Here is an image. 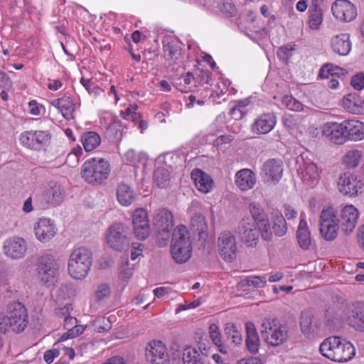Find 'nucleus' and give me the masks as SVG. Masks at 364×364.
Listing matches in <instances>:
<instances>
[{
	"label": "nucleus",
	"instance_id": "f257e3e1",
	"mask_svg": "<svg viewBox=\"0 0 364 364\" xmlns=\"http://www.w3.org/2000/svg\"><path fill=\"white\" fill-rule=\"evenodd\" d=\"M319 350L326 358L338 363L350 360L355 352L354 346L350 342L337 336L325 339L320 345Z\"/></svg>",
	"mask_w": 364,
	"mask_h": 364
},
{
	"label": "nucleus",
	"instance_id": "f03ea898",
	"mask_svg": "<svg viewBox=\"0 0 364 364\" xmlns=\"http://www.w3.org/2000/svg\"><path fill=\"white\" fill-rule=\"evenodd\" d=\"M92 262V254L89 249L85 247L73 249L68 262L69 275L75 279H83L88 274Z\"/></svg>",
	"mask_w": 364,
	"mask_h": 364
},
{
	"label": "nucleus",
	"instance_id": "7ed1b4c3",
	"mask_svg": "<svg viewBox=\"0 0 364 364\" xmlns=\"http://www.w3.org/2000/svg\"><path fill=\"white\" fill-rule=\"evenodd\" d=\"M110 173V166L104 159L92 158L86 161L81 168V176L87 183L95 185L101 184Z\"/></svg>",
	"mask_w": 364,
	"mask_h": 364
},
{
	"label": "nucleus",
	"instance_id": "20e7f679",
	"mask_svg": "<svg viewBox=\"0 0 364 364\" xmlns=\"http://www.w3.org/2000/svg\"><path fill=\"white\" fill-rule=\"evenodd\" d=\"M60 263L51 255H45L38 259L36 275L38 280L47 287L52 286L58 279Z\"/></svg>",
	"mask_w": 364,
	"mask_h": 364
},
{
	"label": "nucleus",
	"instance_id": "39448f33",
	"mask_svg": "<svg viewBox=\"0 0 364 364\" xmlns=\"http://www.w3.org/2000/svg\"><path fill=\"white\" fill-rule=\"evenodd\" d=\"M261 335L267 343L272 346H279L288 339L286 326L276 319L265 318L262 324Z\"/></svg>",
	"mask_w": 364,
	"mask_h": 364
},
{
	"label": "nucleus",
	"instance_id": "423d86ee",
	"mask_svg": "<svg viewBox=\"0 0 364 364\" xmlns=\"http://www.w3.org/2000/svg\"><path fill=\"white\" fill-rule=\"evenodd\" d=\"M319 226L321 235L324 240L331 241L337 237L340 224L337 210L333 207L324 208L321 210Z\"/></svg>",
	"mask_w": 364,
	"mask_h": 364
},
{
	"label": "nucleus",
	"instance_id": "0eeeda50",
	"mask_svg": "<svg viewBox=\"0 0 364 364\" xmlns=\"http://www.w3.org/2000/svg\"><path fill=\"white\" fill-rule=\"evenodd\" d=\"M8 329L15 333L22 332L28 324V314L25 306L20 302H14L9 306L8 315L6 316Z\"/></svg>",
	"mask_w": 364,
	"mask_h": 364
},
{
	"label": "nucleus",
	"instance_id": "6e6552de",
	"mask_svg": "<svg viewBox=\"0 0 364 364\" xmlns=\"http://www.w3.org/2000/svg\"><path fill=\"white\" fill-rule=\"evenodd\" d=\"M107 245L117 251L126 250L130 244L129 232L127 227L121 223H115L108 230L106 237Z\"/></svg>",
	"mask_w": 364,
	"mask_h": 364
},
{
	"label": "nucleus",
	"instance_id": "1a4fd4ad",
	"mask_svg": "<svg viewBox=\"0 0 364 364\" xmlns=\"http://www.w3.org/2000/svg\"><path fill=\"white\" fill-rule=\"evenodd\" d=\"M220 257L226 262L233 261L237 253V242L235 235L230 231L222 232L217 240Z\"/></svg>",
	"mask_w": 364,
	"mask_h": 364
},
{
	"label": "nucleus",
	"instance_id": "9d476101",
	"mask_svg": "<svg viewBox=\"0 0 364 364\" xmlns=\"http://www.w3.org/2000/svg\"><path fill=\"white\" fill-rule=\"evenodd\" d=\"M146 360L151 364H169L170 355L166 346L161 341L152 340L146 347Z\"/></svg>",
	"mask_w": 364,
	"mask_h": 364
},
{
	"label": "nucleus",
	"instance_id": "9b49d317",
	"mask_svg": "<svg viewBox=\"0 0 364 364\" xmlns=\"http://www.w3.org/2000/svg\"><path fill=\"white\" fill-rule=\"evenodd\" d=\"M320 131L323 137L336 144H343L347 141L345 121L341 123L326 122L320 127Z\"/></svg>",
	"mask_w": 364,
	"mask_h": 364
},
{
	"label": "nucleus",
	"instance_id": "f8f14e48",
	"mask_svg": "<svg viewBox=\"0 0 364 364\" xmlns=\"http://www.w3.org/2000/svg\"><path fill=\"white\" fill-rule=\"evenodd\" d=\"M337 186L340 193L350 197L358 196L364 189V183L350 173L341 174L338 178Z\"/></svg>",
	"mask_w": 364,
	"mask_h": 364
},
{
	"label": "nucleus",
	"instance_id": "ddd939ff",
	"mask_svg": "<svg viewBox=\"0 0 364 364\" xmlns=\"http://www.w3.org/2000/svg\"><path fill=\"white\" fill-rule=\"evenodd\" d=\"M153 225L162 239L168 240L173 226L172 213L165 208L156 210L153 218Z\"/></svg>",
	"mask_w": 364,
	"mask_h": 364
},
{
	"label": "nucleus",
	"instance_id": "4468645a",
	"mask_svg": "<svg viewBox=\"0 0 364 364\" xmlns=\"http://www.w3.org/2000/svg\"><path fill=\"white\" fill-rule=\"evenodd\" d=\"M4 254L11 259H20L25 257L28 246L26 241L21 237H11L3 243Z\"/></svg>",
	"mask_w": 364,
	"mask_h": 364
},
{
	"label": "nucleus",
	"instance_id": "2eb2a0df",
	"mask_svg": "<svg viewBox=\"0 0 364 364\" xmlns=\"http://www.w3.org/2000/svg\"><path fill=\"white\" fill-rule=\"evenodd\" d=\"M359 218V211L353 205L344 206L340 213V229L346 235L352 233L357 225Z\"/></svg>",
	"mask_w": 364,
	"mask_h": 364
},
{
	"label": "nucleus",
	"instance_id": "dca6fc26",
	"mask_svg": "<svg viewBox=\"0 0 364 364\" xmlns=\"http://www.w3.org/2000/svg\"><path fill=\"white\" fill-rule=\"evenodd\" d=\"M132 223L135 236L144 240L150 234V225L148 213L144 208L136 209L132 214Z\"/></svg>",
	"mask_w": 364,
	"mask_h": 364
},
{
	"label": "nucleus",
	"instance_id": "f3484780",
	"mask_svg": "<svg viewBox=\"0 0 364 364\" xmlns=\"http://www.w3.org/2000/svg\"><path fill=\"white\" fill-rule=\"evenodd\" d=\"M333 16L338 21L350 22L357 16V9L348 0H336L331 6Z\"/></svg>",
	"mask_w": 364,
	"mask_h": 364
},
{
	"label": "nucleus",
	"instance_id": "a211bd4d",
	"mask_svg": "<svg viewBox=\"0 0 364 364\" xmlns=\"http://www.w3.org/2000/svg\"><path fill=\"white\" fill-rule=\"evenodd\" d=\"M284 164L279 159L267 160L262 168V176L267 182L277 183L282 177Z\"/></svg>",
	"mask_w": 364,
	"mask_h": 364
},
{
	"label": "nucleus",
	"instance_id": "6ab92c4d",
	"mask_svg": "<svg viewBox=\"0 0 364 364\" xmlns=\"http://www.w3.org/2000/svg\"><path fill=\"white\" fill-rule=\"evenodd\" d=\"M163 52L168 66H180L183 63V51L180 45L176 41L169 38L164 40Z\"/></svg>",
	"mask_w": 364,
	"mask_h": 364
},
{
	"label": "nucleus",
	"instance_id": "aec40b11",
	"mask_svg": "<svg viewBox=\"0 0 364 364\" xmlns=\"http://www.w3.org/2000/svg\"><path fill=\"white\" fill-rule=\"evenodd\" d=\"M50 134L47 131H26L21 134V144L31 149H38L48 142Z\"/></svg>",
	"mask_w": 364,
	"mask_h": 364
},
{
	"label": "nucleus",
	"instance_id": "412c9836",
	"mask_svg": "<svg viewBox=\"0 0 364 364\" xmlns=\"http://www.w3.org/2000/svg\"><path fill=\"white\" fill-rule=\"evenodd\" d=\"M250 212L254 218L260 232L261 236L264 240H270L272 239V231L270 224L267 218H266L263 209L259 204L251 203L250 205Z\"/></svg>",
	"mask_w": 364,
	"mask_h": 364
},
{
	"label": "nucleus",
	"instance_id": "4be33fe9",
	"mask_svg": "<svg viewBox=\"0 0 364 364\" xmlns=\"http://www.w3.org/2000/svg\"><path fill=\"white\" fill-rule=\"evenodd\" d=\"M64 196L63 188L58 182L53 181L48 183L42 194V198L46 206H56L60 204L63 201Z\"/></svg>",
	"mask_w": 364,
	"mask_h": 364
},
{
	"label": "nucleus",
	"instance_id": "5701e85b",
	"mask_svg": "<svg viewBox=\"0 0 364 364\" xmlns=\"http://www.w3.org/2000/svg\"><path fill=\"white\" fill-rule=\"evenodd\" d=\"M239 234L243 242L248 246H255L258 242L259 232V228L255 223H251L249 218L243 219L238 228Z\"/></svg>",
	"mask_w": 364,
	"mask_h": 364
},
{
	"label": "nucleus",
	"instance_id": "b1692460",
	"mask_svg": "<svg viewBox=\"0 0 364 364\" xmlns=\"http://www.w3.org/2000/svg\"><path fill=\"white\" fill-rule=\"evenodd\" d=\"M320 169L317 164L310 160L304 161L299 167V173L304 183L309 186H314L320 180Z\"/></svg>",
	"mask_w": 364,
	"mask_h": 364
},
{
	"label": "nucleus",
	"instance_id": "393cba45",
	"mask_svg": "<svg viewBox=\"0 0 364 364\" xmlns=\"http://www.w3.org/2000/svg\"><path fill=\"white\" fill-rule=\"evenodd\" d=\"M36 239L41 242H49L56 234L53 222L48 218H41L34 225Z\"/></svg>",
	"mask_w": 364,
	"mask_h": 364
},
{
	"label": "nucleus",
	"instance_id": "a878e982",
	"mask_svg": "<svg viewBox=\"0 0 364 364\" xmlns=\"http://www.w3.org/2000/svg\"><path fill=\"white\" fill-rule=\"evenodd\" d=\"M276 122V117L273 113H264L255 119L251 126V129L254 133L265 134L272 130Z\"/></svg>",
	"mask_w": 364,
	"mask_h": 364
},
{
	"label": "nucleus",
	"instance_id": "bb28decb",
	"mask_svg": "<svg viewBox=\"0 0 364 364\" xmlns=\"http://www.w3.org/2000/svg\"><path fill=\"white\" fill-rule=\"evenodd\" d=\"M256 181V175L250 168H242L237 171L235 176V184L242 191L253 188Z\"/></svg>",
	"mask_w": 364,
	"mask_h": 364
},
{
	"label": "nucleus",
	"instance_id": "cd10ccee",
	"mask_svg": "<svg viewBox=\"0 0 364 364\" xmlns=\"http://www.w3.org/2000/svg\"><path fill=\"white\" fill-rule=\"evenodd\" d=\"M50 104L61 113L65 119L70 120L74 119L76 105L72 97L65 95L53 100Z\"/></svg>",
	"mask_w": 364,
	"mask_h": 364
},
{
	"label": "nucleus",
	"instance_id": "c85d7f7f",
	"mask_svg": "<svg viewBox=\"0 0 364 364\" xmlns=\"http://www.w3.org/2000/svg\"><path fill=\"white\" fill-rule=\"evenodd\" d=\"M296 238L299 246L307 250L311 244V232L306 220V214L302 212L300 214V221L296 231Z\"/></svg>",
	"mask_w": 364,
	"mask_h": 364
},
{
	"label": "nucleus",
	"instance_id": "c756f323",
	"mask_svg": "<svg viewBox=\"0 0 364 364\" xmlns=\"http://www.w3.org/2000/svg\"><path fill=\"white\" fill-rule=\"evenodd\" d=\"M348 321L356 331H364V303H358L353 306L348 314Z\"/></svg>",
	"mask_w": 364,
	"mask_h": 364
},
{
	"label": "nucleus",
	"instance_id": "7c9ffc66",
	"mask_svg": "<svg viewBox=\"0 0 364 364\" xmlns=\"http://www.w3.org/2000/svg\"><path fill=\"white\" fill-rule=\"evenodd\" d=\"M331 45L335 53L341 55H347L351 50L349 34L341 33L333 36Z\"/></svg>",
	"mask_w": 364,
	"mask_h": 364
},
{
	"label": "nucleus",
	"instance_id": "2f4dec72",
	"mask_svg": "<svg viewBox=\"0 0 364 364\" xmlns=\"http://www.w3.org/2000/svg\"><path fill=\"white\" fill-rule=\"evenodd\" d=\"M346 139L358 141L364 139V123L358 120H345Z\"/></svg>",
	"mask_w": 364,
	"mask_h": 364
},
{
	"label": "nucleus",
	"instance_id": "473e14b6",
	"mask_svg": "<svg viewBox=\"0 0 364 364\" xmlns=\"http://www.w3.org/2000/svg\"><path fill=\"white\" fill-rule=\"evenodd\" d=\"M191 178L199 191L207 193L212 190L213 181L210 176L203 171L194 169L191 173Z\"/></svg>",
	"mask_w": 364,
	"mask_h": 364
},
{
	"label": "nucleus",
	"instance_id": "72a5a7b5",
	"mask_svg": "<svg viewBox=\"0 0 364 364\" xmlns=\"http://www.w3.org/2000/svg\"><path fill=\"white\" fill-rule=\"evenodd\" d=\"M171 245L192 248L189 232L186 226L178 225L174 229Z\"/></svg>",
	"mask_w": 364,
	"mask_h": 364
},
{
	"label": "nucleus",
	"instance_id": "f704fd0d",
	"mask_svg": "<svg viewBox=\"0 0 364 364\" xmlns=\"http://www.w3.org/2000/svg\"><path fill=\"white\" fill-rule=\"evenodd\" d=\"M134 189L124 183H121L117 188V197L119 203L123 206L130 205L135 199Z\"/></svg>",
	"mask_w": 364,
	"mask_h": 364
},
{
	"label": "nucleus",
	"instance_id": "c9c22d12",
	"mask_svg": "<svg viewBox=\"0 0 364 364\" xmlns=\"http://www.w3.org/2000/svg\"><path fill=\"white\" fill-rule=\"evenodd\" d=\"M342 104L343 107L353 114H360L363 111V100L355 95H348L343 97Z\"/></svg>",
	"mask_w": 364,
	"mask_h": 364
},
{
	"label": "nucleus",
	"instance_id": "e433bc0d",
	"mask_svg": "<svg viewBox=\"0 0 364 364\" xmlns=\"http://www.w3.org/2000/svg\"><path fill=\"white\" fill-rule=\"evenodd\" d=\"M246 346L248 350L252 353H256L258 351L259 346V339L255 325L248 322L246 323Z\"/></svg>",
	"mask_w": 364,
	"mask_h": 364
},
{
	"label": "nucleus",
	"instance_id": "4c0bfd02",
	"mask_svg": "<svg viewBox=\"0 0 364 364\" xmlns=\"http://www.w3.org/2000/svg\"><path fill=\"white\" fill-rule=\"evenodd\" d=\"M344 70L338 67L333 68L332 65H326L321 68L319 75L323 78L328 79L331 77L328 87L331 89H336L338 86V81L333 77L334 75H343Z\"/></svg>",
	"mask_w": 364,
	"mask_h": 364
},
{
	"label": "nucleus",
	"instance_id": "58836bf2",
	"mask_svg": "<svg viewBox=\"0 0 364 364\" xmlns=\"http://www.w3.org/2000/svg\"><path fill=\"white\" fill-rule=\"evenodd\" d=\"M81 142L85 151H91L100 144L101 137L95 132H87L81 135Z\"/></svg>",
	"mask_w": 364,
	"mask_h": 364
},
{
	"label": "nucleus",
	"instance_id": "ea45409f",
	"mask_svg": "<svg viewBox=\"0 0 364 364\" xmlns=\"http://www.w3.org/2000/svg\"><path fill=\"white\" fill-rule=\"evenodd\" d=\"M175 86L179 91L187 92L193 91L196 88V82H194V75L188 72L186 75H181L175 81Z\"/></svg>",
	"mask_w": 364,
	"mask_h": 364
},
{
	"label": "nucleus",
	"instance_id": "a19ab883",
	"mask_svg": "<svg viewBox=\"0 0 364 364\" xmlns=\"http://www.w3.org/2000/svg\"><path fill=\"white\" fill-rule=\"evenodd\" d=\"M363 158V153L358 149H350L343 155V164L348 168H355L360 163Z\"/></svg>",
	"mask_w": 364,
	"mask_h": 364
},
{
	"label": "nucleus",
	"instance_id": "79ce46f5",
	"mask_svg": "<svg viewBox=\"0 0 364 364\" xmlns=\"http://www.w3.org/2000/svg\"><path fill=\"white\" fill-rule=\"evenodd\" d=\"M171 254L173 259L178 264L186 262L191 257L192 248L171 245Z\"/></svg>",
	"mask_w": 364,
	"mask_h": 364
},
{
	"label": "nucleus",
	"instance_id": "37998d69",
	"mask_svg": "<svg viewBox=\"0 0 364 364\" xmlns=\"http://www.w3.org/2000/svg\"><path fill=\"white\" fill-rule=\"evenodd\" d=\"M183 364H204L200 353L192 346H186L183 350Z\"/></svg>",
	"mask_w": 364,
	"mask_h": 364
},
{
	"label": "nucleus",
	"instance_id": "c03bdc74",
	"mask_svg": "<svg viewBox=\"0 0 364 364\" xmlns=\"http://www.w3.org/2000/svg\"><path fill=\"white\" fill-rule=\"evenodd\" d=\"M300 327L302 333L307 336L312 335L314 332L312 323V315L308 311H304L300 316Z\"/></svg>",
	"mask_w": 364,
	"mask_h": 364
},
{
	"label": "nucleus",
	"instance_id": "a18cd8bd",
	"mask_svg": "<svg viewBox=\"0 0 364 364\" xmlns=\"http://www.w3.org/2000/svg\"><path fill=\"white\" fill-rule=\"evenodd\" d=\"M281 103L283 107L291 111L301 112L304 109V105L292 95H284L281 100Z\"/></svg>",
	"mask_w": 364,
	"mask_h": 364
},
{
	"label": "nucleus",
	"instance_id": "49530a36",
	"mask_svg": "<svg viewBox=\"0 0 364 364\" xmlns=\"http://www.w3.org/2000/svg\"><path fill=\"white\" fill-rule=\"evenodd\" d=\"M170 175L168 171L164 168L159 167L156 168L154 173V181L159 188H164L168 185Z\"/></svg>",
	"mask_w": 364,
	"mask_h": 364
},
{
	"label": "nucleus",
	"instance_id": "de8ad7c7",
	"mask_svg": "<svg viewBox=\"0 0 364 364\" xmlns=\"http://www.w3.org/2000/svg\"><path fill=\"white\" fill-rule=\"evenodd\" d=\"M318 6L309 10V25L311 29H318L323 21L322 11Z\"/></svg>",
	"mask_w": 364,
	"mask_h": 364
},
{
	"label": "nucleus",
	"instance_id": "09e8293b",
	"mask_svg": "<svg viewBox=\"0 0 364 364\" xmlns=\"http://www.w3.org/2000/svg\"><path fill=\"white\" fill-rule=\"evenodd\" d=\"M225 334L228 338L232 341L235 345H239L242 341L240 331L237 326L233 323H228L226 324L225 328Z\"/></svg>",
	"mask_w": 364,
	"mask_h": 364
},
{
	"label": "nucleus",
	"instance_id": "8fccbe9b",
	"mask_svg": "<svg viewBox=\"0 0 364 364\" xmlns=\"http://www.w3.org/2000/svg\"><path fill=\"white\" fill-rule=\"evenodd\" d=\"M272 230L274 234L279 237L286 234L287 231V223L282 215L279 214L274 216Z\"/></svg>",
	"mask_w": 364,
	"mask_h": 364
},
{
	"label": "nucleus",
	"instance_id": "3c124183",
	"mask_svg": "<svg viewBox=\"0 0 364 364\" xmlns=\"http://www.w3.org/2000/svg\"><path fill=\"white\" fill-rule=\"evenodd\" d=\"M191 225L192 229L199 235L204 233L208 229L205 218L201 214H196L191 218Z\"/></svg>",
	"mask_w": 364,
	"mask_h": 364
},
{
	"label": "nucleus",
	"instance_id": "603ef678",
	"mask_svg": "<svg viewBox=\"0 0 364 364\" xmlns=\"http://www.w3.org/2000/svg\"><path fill=\"white\" fill-rule=\"evenodd\" d=\"M92 327L95 332L105 333L112 328V322L109 318L98 317L92 321Z\"/></svg>",
	"mask_w": 364,
	"mask_h": 364
},
{
	"label": "nucleus",
	"instance_id": "864d4df0",
	"mask_svg": "<svg viewBox=\"0 0 364 364\" xmlns=\"http://www.w3.org/2000/svg\"><path fill=\"white\" fill-rule=\"evenodd\" d=\"M267 284L266 276H250L240 283L241 287L244 286L253 287L255 288H263Z\"/></svg>",
	"mask_w": 364,
	"mask_h": 364
},
{
	"label": "nucleus",
	"instance_id": "5fc2aeb1",
	"mask_svg": "<svg viewBox=\"0 0 364 364\" xmlns=\"http://www.w3.org/2000/svg\"><path fill=\"white\" fill-rule=\"evenodd\" d=\"M211 80V73L208 70H198L194 75V82H196V88L200 85H208Z\"/></svg>",
	"mask_w": 364,
	"mask_h": 364
},
{
	"label": "nucleus",
	"instance_id": "6e6d98bb",
	"mask_svg": "<svg viewBox=\"0 0 364 364\" xmlns=\"http://www.w3.org/2000/svg\"><path fill=\"white\" fill-rule=\"evenodd\" d=\"M75 292L73 287L70 284H62L58 290V299L65 300L75 296Z\"/></svg>",
	"mask_w": 364,
	"mask_h": 364
},
{
	"label": "nucleus",
	"instance_id": "4d7b16f0",
	"mask_svg": "<svg viewBox=\"0 0 364 364\" xmlns=\"http://www.w3.org/2000/svg\"><path fill=\"white\" fill-rule=\"evenodd\" d=\"M110 292V288L108 284L105 283L100 284L98 285L94 294V299L97 301H100L102 299L109 297Z\"/></svg>",
	"mask_w": 364,
	"mask_h": 364
},
{
	"label": "nucleus",
	"instance_id": "13d9d810",
	"mask_svg": "<svg viewBox=\"0 0 364 364\" xmlns=\"http://www.w3.org/2000/svg\"><path fill=\"white\" fill-rule=\"evenodd\" d=\"M248 99H244L236 102L235 105L230 109V114L235 118H241L242 117V108H245L250 104Z\"/></svg>",
	"mask_w": 364,
	"mask_h": 364
},
{
	"label": "nucleus",
	"instance_id": "bf43d9fd",
	"mask_svg": "<svg viewBox=\"0 0 364 364\" xmlns=\"http://www.w3.org/2000/svg\"><path fill=\"white\" fill-rule=\"evenodd\" d=\"M294 50V45L287 44L280 47L277 50V55L282 61H287L291 56Z\"/></svg>",
	"mask_w": 364,
	"mask_h": 364
},
{
	"label": "nucleus",
	"instance_id": "052dcab7",
	"mask_svg": "<svg viewBox=\"0 0 364 364\" xmlns=\"http://www.w3.org/2000/svg\"><path fill=\"white\" fill-rule=\"evenodd\" d=\"M209 336L215 345H220L221 341V335L219 327L215 323L209 326Z\"/></svg>",
	"mask_w": 364,
	"mask_h": 364
},
{
	"label": "nucleus",
	"instance_id": "680f3d73",
	"mask_svg": "<svg viewBox=\"0 0 364 364\" xmlns=\"http://www.w3.org/2000/svg\"><path fill=\"white\" fill-rule=\"evenodd\" d=\"M137 109L138 106L136 104L130 105L124 111L120 112V117L124 119H134L137 114Z\"/></svg>",
	"mask_w": 364,
	"mask_h": 364
},
{
	"label": "nucleus",
	"instance_id": "e2e57ef3",
	"mask_svg": "<svg viewBox=\"0 0 364 364\" xmlns=\"http://www.w3.org/2000/svg\"><path fill=\"white\" fill-rule=\"evenodd\" d=\"M351 85L358 90L364 88V73L357 74L353 76L351 80Z\"/></svg>",
	"mask_w": 364,
	"mask_h": 364
},
{
	"label": "nucleus",
	"instance_id": "0e129e2a",
	"mask_svg": "<svg viewBox=\"0 0 364 364\" xmlns=\"http://www.w3.org/2000/svg\"><path fill=\"white\" fill-rule=\"evenodd\" d=\"M222 11L228 16H234L237 13L236 6L231 2H225L223 5Z\"/></svg>",
	"mask_w": 364,
	"mask_h": 364
},
{
	"label": "nucleus",
	"instance_id": "69168bd1",
	"mask_svg": "<svg viewBox=\"0 0 364 364\" xmlns=\"http://www.w3.org/2000/svg\"><path fill=\"white\" fill-rule=\"evenodd\" d=\"M43 107V105L38 104L36 100H31L28 103V112L34 116L39 115Z\"/></svg>",
	"mask_w": 364,
	"mask_h": 364
},
{
	"label": "nucleus",
	"instance_id": "338daca9",
	"mask_svg": "<svg viewBox=\"0 0 364 364\" xmlns=\"http://www.w3.org/2000/svg\"><path fill=\"white\" fill-rule=\"evenodd\" d=\"M77 323V319L72 316H67L64 318V328L68 330V332L63 336V338L65 336V335L68 336L69 335V333L71 331V330L73 328L74 326Z\"/></svg>",
	"mask_w": 364,
	"mask_h": 364
},
{
	"label": "nucleus",
	"instance_id": "774afa93",
	"mask_svg": "<svg viewBox=\"0 0 364 364\" xmlns=\"http://www.w3.org/2000/svg\"><path fill=\"white\" fill-rule=\"evenodd\" d=\"M284 214L287 220L295 219L297 217V211L289 205H284Z\"/></svg>",
	"mask_w": 364,
	"mask_h": 364
}]
</instances>
